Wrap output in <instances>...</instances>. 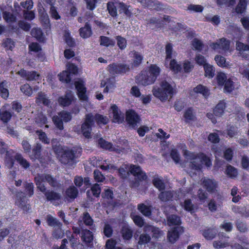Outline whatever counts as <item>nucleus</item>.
<instances>
[{
  "instance_id": "64",
  "label": "nucleus",
  "mask_w": 249,
  "mask_h": 249,
  "mask_svg": "<svg viewBox=\"0 0 249 249\" xmlns=\"http://www.w3.org/2000/svg\"><path fill=\"white\" fill-rule=\"evenodd\" d=\"M112 232L111 226L108 224H105L103 230L104 235L107 237H110L112 234Z\"/></svg>"
},
{
  "instance_id": "22",
  "label": "nucleus",
  "mask_w": 249,
  "mask_h": 249,
  "mask_svg": "<svg viewBox=\"0 0 249 249\" xmlns=\"http://www.w3.org/2000/svg\"><path fill=\"white\" fill-rule=\"evenodd\" d=\"M0 10L2 13V17L7 23H13L16 21V17L11 12L6 10V7H1Z\"/></svg>"
},
{
  "instance_id": "48",
  "label": "nucleus",
  "mask_w": 249,
  "mask_h": 249,
  "mask_svg": "<svg viewBox=\"0 0 249 249\" xmlns=\"http://www.w3.org/2000/svg\"><path fill=\"white\" fill-rule=\"evenodd\" d=\"M247 5V0H240L237 5L235 10L237 13L242 14L244 13L246 9Z\"/></svg>"
},
{
  "instance_id": "32",
  "label": "nucleus",
  "mask_w": 249,
  "mask_h": 249,
  "mask_svg": "<svg viewBox=\"0 0 249 249\" xmlns=\"http://www.w3.org/2000/svg\"><path fill=\"white\" fill-rule=\"evenodd\" d=\"M217 231L215 228H209L202 231V235L207 240L213 239L216 235Z\"/></svg>"
},
{
  "instance_id": "35",
  "label": "nucleus",
  "mask_w": 249,
  "mask_h": 249,
  "mask_svg": "<svg viewBox=\"0 0 249 249\" xmlns=\"http://www.w3.org/2000/svg\"><path fill=\"white\" fill-rule=\"evenodd\" d=\"M15 160L24 169H27L30 166V164L23 156L20 154H17L15 156Z\"/></svg>"
},
{
  "instance_id": "17",
  "label": "nucleus",
  "mask_w": 249,
  "mask_h": 249,
  "mask_svg": "<svg viewBox=\"0 0 249 249\" xmlns=\"http://www.w3.org/2000/svg\"><path fill=\"white\" fill-rule=\"evenodd\" d=\"M182 231V229L178 227L169 231L167 235L168 241L172 244L174 243L178 238L179 232Z\"/></svg>"
},
{
  "instance_id": "16",
  "label": "nucleus",
  "mask_w": 249,
  "mask_h": 249,
  "mask_svg": "<svg viewBox=\"0 0 249 249\" xmlns=\"http://www.w3.org/2000/svg\"><path fill=\"white\" fill-rule=\"evenodd\" d=\"M143 231L146 233H153V236L156 238H159L163 234V231L159 228L148 224L144 226Z\"/></svg>"
},
{
  "instance_id": "31",
  "label": "nucleus",
  "mask_w": 249,
  "mask_h": 249,
  "mask_svg": "<svg viewBox=\"0 0 249 249\" xmlns=\"http://www.w3.org/2000/svg\"><path fill=\"white\" fill-rule=\"evenodd\" d=\"M102 197L107 200V201L110 203L111 205L114 206L115 205V201L114 199L113 193L112 190L107 189L105 190L104 192L102 194Z\"/></svg>"
},
{
  "instance_id": "47",
  "label": "nucleus",
  "mask_w": 249,
  "mask_h": 249,
  "mask_svg": "<svg viewBox=\"0 0 249 249\" xmlns=\"http://www.w3.org/2000/svg\"><path fill=\"white\" fill-rule=\"evenodd\" d=\"M94 122L95 121L98 124H107L108 121V118L99 114H96L95 116L93 115Z\"/></svg>"
},
{
  "instance_id": "3",
  "label": "nucleus",
  "mask_w": 249,
  "mask_h": 249,
  "mask_svg": "<svg viewBox=\"0 0 249 249\" xmlns=\"http://www.w3.org/2000/svg\"><path fill=\"white\" fill-rule=\"evenodd\" d=\"M184 155L188 160H191L189 166L193 170H200L203 164H205L208 167L212 165V162L210 159L204 154L197 155L185 150L184 152Z\"/></svg>"
},
{
  "instance_id": "4",
  "label": "nucleus",
  "mask_w": 249,
  "mask_h": 249,
  "mask_svg": "<svg viewBox=\"0 0 249 249\" xmlns=\"http://www.w3.org/2000/svg\"><path fill=\"white\" fill-rule=\"evenodd\" d=\"M34 180L37 188H38L39 185H45L43 183L44 182H47L55 190H60L63 187L62 182L58 176L53 177L47 174H37Z\"/></svg>"
},
{
  "instance_id": "61",
  "label": "nucleus",
  "mask_w": 249,
  "mask_h": 249,
  "mask_svg": "<svg viewBox=\"0 0 249 249\" xmlns=\"http://www.w3.org/2000/svg\"><path fill=\"white\" fill-rule=\"evenodd\" d=\"M35 119L36 123L38 124L39 126L45 124L47 122L46 117L42 114H38Z\"/></svg>"
},
{
  "instance_id": "41",
  "label": "nucleus",
  "mask_w": 249,
  "mask_h": 249,
  "mask_svg": "<svg viewBox=\"0 0 249 249\" xmlns=\"http://www.w3.org/2000/svg\"><path fill=\"white\" fill-rule=\"evenodd\" d=\"M47 222L48 225L51 227H57L59 228L61 227L62 225L60 222L51 215H47Z\"/></svg>"
},
{
  "instance_id": "2",
  "label": "nucleus",
  "mask_w": 249,
  "mask_h": 249,
  "mask_svg": "<svg viewBox=\"0 0 249 249\" xmlns=\"http://www.w3.org/2000/svg\"><path fill=\"white\" fill-rule=\"evenodd\" d=\"M160 72V69L156 65H152L148 71H142L136 76V81L144 86L151 85L156 81Z\"/></svg>"
},
{
  "instance_id": "1",
  "label": "nucleus",
  "mask_w": 249,
  "mask_h": 249,
  "mask_svg": "<svg viewBox=\"0 0 249 249\" xmlns=\"http://www.w3.org/2000/svg\"><path fill=\"white\" fill-rule=\"evenodd\" d=\"M171 83V80L169 77L162 79L160 83V88H153V95L162 102L168 100V97L171 98L176 91Z\"/></svg>"
},
{
  "instance_id": "12",
  "label": "nucleus",
  "mask_w": 249,
  "mask_h": 249,
  "mask_svg": "<svg viewBox=\"0 0 249 249\" xmlns=\"http://www.w3.org/2000/svg\"><path fill=\"white\" fill-rule=\"evenodd\" d=\"M16 204L24 211L28 212L30 209V205L27 203L25 194L22 192H18L16 194Z\"/></svg>"
},
{
  "instance_id": "37",
  "label": "nucleus",
  "mask_w": 249,
  "mask_h": 249,
  "mask_svg": "<svg viewBox=\"0 0 249 249\" xmlns=\"http://www.w3.org/2000/svg\"><path fill=\"white\" fill-rule=\"evenodd\" d=\"M118 7L120 13H124L127 17H130L132 15L131 9H129V6H127L123 2H119Z\"/></svg>"
},
{
  "instance_id": "18",
  "label": "nucleus",
  "mask_w": 249,
  "mask_h": 249,
  "mask_svg": "<svg viewBox=\"0 0 249 249\" xmlns=\"http://www.w3.org/2000/svg\"><path fill=\"white\" fill-rule=\"evenodd\" d=\"M75 88L77 91L79 98L83 101L87 99L86 95V89L82 81H76L75 82Z\"/></svg>"
},
{
  "instance_id": "24",
  "label": "nucleus",
  "mask_w": 249,
  "mask_h": 249,
  "mask_svg": "<svg viewBox=\"0 0 249 249\" xmlns=\"http://www.w3.org/2000/svg\"><path fill=\"white\" fill-rule=\"evenodd\" d=\"M73 94L71 91H68L66 92V95L63 97H60L58 99L59 104L62 106L66 107L69 106L72 99Z\"/></svg>"
},
{
  "instance_id": "29",
  "label": "nucleus",
  "mask_w": 249,
  "mask_h": 249,
  "mask_svg": "<svg viewBox=\"0 0 249 249\" xmlns=\"http://www.w3.org/2000/svg\"><path fill=\"white\" fill-rule=\"evenodd\" d=\"M152 183L160 192L165 190V185L161 177L155 176L152 180Z\"/></svg>"
},
{
  "instance_id": "10",
  "label": "nucleus",
  "mask_w": 249,
  "mask_h": 249,
  "mask_svg": "<svg viewBox=\"0 0 249 249\" xmlns=\"http://www.w3.org/2000/svg\"><path fill=\"white\" fill-rule=\"evenodd\" d=\"M40 192L43 193L46 198V200L51 202L58 201L61 199V195L54 191L47 190L45 185H39L37 188Z\"/></svg>"
},
{
  "instance_id": "23",
  "label": "nucleus",
  "mask_w": 249,
  "mask_h": 249,
  "mask_svg": "<svg viewBox=\"0 0 249 249\" xmlns=\"http://www.w3.org/2000/svg\"><path fill=\"white\" fill-rule=\"evenodd\" d=\"M203 186L209 192H213L216 188V182L209 178H204L202 179Z\"/></svg>"
},
{
  "instance_id": "15",
  "label": "nucleus",
  "mask_w": 249,
  "mask_h": 249,
  "mask_svg": "<svg viewBox=\"0 0 249 249\" xmlns=\"http://www.w3.org/2000/svg\"><path fill=\"white\" fill-rule=\"evenodd\" d=\"M17 73L28 81L37 80L39 77V74L36 71H27L22 69Z\"/></svg>"
},
{
  "instance_id": "51",
  "label": "nucleus",
  "mask_w": 249,
  "mask_h": 249,
  "mask_svg": "<svg viewBox=\"0 0 249 249\" xmlns=\"http://www.w3.org/2000/svg\"><path fill=\"white\" fill-rule=\"evenodd\" d=\"M116 39L117 41V44L119 48L122 50H124L126 48L127 44L125 38L121 36H116Z\"/></svg>"
},
{
  "instance_id": "52",
  "label": "nucleus",
  "mask_w": 249,
  "mask_h": 249,
  "mask_svg": "<svg viewBox=\"0 0 249 249\" xmlns=\"http://www.w3.org/2000/svg\"><path fill=\"white\" fill-rule=\"evenodd\" d=\"M20 90L25 95L30 96L33 93L32 89L28 84H25L20 87Z\"/></svg>"
},
{
  "instance_id": "53",
  "label": "nucleus",
  "mask_w": 249,
  "mask_h": 249,
  "mask_svg": "<svg viewBox=\"0 0 249 249\" xmlns=\"http://www.w3.org/2000/svg\"><path fill=\"white\" fill-rule=\"evenodd\" d=\"M151 240V237L149 235L146 233H142L140 235L138 244L139 245H144L148 243Z\"/></svg>"
},
{
  "instance_id": "21",
  "label": "nucleus",
  "mask_w": 249,
  "mask_h": 249,
  "mask_svg": "<svg viewBox=\"0 0 249 249\" xmlns=\"http://www.w3.org/2000/svg\"><path fill=\"white\" fill-rule=\"evenodd\" d=\"M81 238L83 242L88 244L92 242L93 239V234L89 230L84 229L83 227H81Z\"/></svg>"
},
{
  "instance_id": "9",
  "label": "nucleus",
  "mask_w": 249,
  "mask_h": 249,
  "mask_svg": "<svg viewBox=\"0 0 249 249\" xmlns=\"http://www.w3.org/2000/svg\"><path fill=\"white\" fill-rule=\"evenodd\" d=\"M71 119V113L63 111L58 113L57 115L54 116L53 118V121L57 128L59 130H63L64 128L63 122H68Z\"/></svg>"
},
{
  "instance_id": "45",
  "label": "nucleus",
  "mask_w": 249,
  "mask_h": 249,
  "mask_svg": "<svg viewBox=\"0 0 249 249\" xmlns=\"http://www.w3.org/2000/svg\"><path fill=\"white\" fill-rule=\"evenodd\" d=\"M12 117L11 113L6 110L0 109V120L3 123H7L8 122Z\"/></svg>"
},
{
  "instance_id": "6",
  "label": "nucleus",
  "mask_w": 249,
  "mask_h": 249,
  "mask_svg": "<svg viewBox=\"0 0 249 249\" xmlns=\"http://www.w3.org/2000/svg\"><path fill=\"white\" fill-rule=\"evenodd\" d=\"M192 190L191 188H189L185 191H184L183 189H180L179 191L163 190L160 191V193L159 194L158 198L163 202L177 200L184 196L185 193H189Z\"/></svg>"
},
{
  "instance_id": "5",
  "label": "nucleus",
  "mask_w": 249,
  "mask_h": 249,
  "mask_svg": "<svg viewBox=\"0 0 249 249\" xmlns=\"http://www.w3.org/2000/svg\"><path fill=\"white\" fill-rule=\"evenodd\" d=\"M81 148L73 147L65 149L58 159L62 164L72 166L75 162V159L81 155Z\"/></svg>"
},
{
  "instance_id": "19",
  "label": "nucleus",
  "mask_w": 249,
  "mask_h": 249,
  "mask_svg": "<svg viewBox=\"0 0 249 249\" xmlns=\"http://www.w3.org/2000/svg\"><path fill=\"white\" fill-rule=\"evenodd\" d=\"M101 189L100 185L96 183L92 186L91 189L87 192V196L91 200L93 196L98 197L101 194Z\"/></svg>"
},
{
  "instance_id": "34",
  "label": "nucleus",
  "mask_w": 249,
  "mask_h": 249,
  "mask_svg": "<svg viewBox=\"0 0 249 249\" xmlns=\"http://www.w3.org/2000/svg\"><path fill=\"white\" fill-rule=\"evenodd\" d=\"M147 8L151 10L160 11L164 9L163 5L157 0H148Z\"/></svg>"
},
{
  "instance_id": "43",
  "label": "nucleus",
  "mask_w": 249,
  "mask_h": 249,
  "mask_svg": "<svg viewBox=\"0 0 249 249\" xmlns=\"http://www.w3.org/2000/svg\"><path fill=\"white\" fill-rule=\"evenodd\" d=\"M194 90L195 92L202 94L205 97H207L210 93L208 89L202 85L197 86L194 89Z\"/></svg>"
},
{
  "instance_id": "44",
  "label": "nucleus",
  "mask_w": 249,
  "mask_h": 249,
  "mask_svg": "<svg viewBox=\"0 0 249 249\" xmlns=\"http://www.w3.org/2000/svg\"><path fill=\"white\" fill-rule=\"evenodd\" d=\"M131 55L133 58V65L135 66H138L142 62L143 56L139 53L133 51L131 52Z\"/></svg>"
},
{
  "instance_id": "54",
  "label": "nucleus",
  "mask_w": 249,
  "mask_h": 249,
  "mask_svg": "<svg viewBox=\"0 0 249 249\" xmlns=\"http://www.w3.org/2000/svg\"><path fill=\"white\" fill-rule=\"evenodd\" d=\"M64 233L62 231L61 227L55 228L52 232V236L55 239L62 238Z\"/></svg>"
},
{
  "instance_id": "40",
  "label": "nucleus",
  "mask_w": 249,
  "mask_h": 249,
  "mask_svg": "<svg viewBox=\"0 0 249 249\" xmlns=\"http://www.w3.org/2000/svg\"><path fill=\"white\" fill-rule=\"evenodd\" d=\"M78 193L77 189L74 186H70L66 191L67 196L72 199H74L77 197Z\"/></svg>"
},
{
  "instance_id": "60",
  "label": "nucleus",
  "mask_w": 249,
  "mask_h": 249,
  "mask_svg": "<svg viewBox=\"0 0 249 249\" xmlns=\"http://www.w3.org/2000/svg\"><path fill=\"white\" fill-rule=\"evenodd\" d=\"M122 233L124 239L128 240L132 237V231L128 228L124 227L122 230Z\"/></svg>"
},
{
  "instance_id": "55",
  "label": "nucleus",
  "mask_w": 249,
  "mask_h": 249,
  "mask_svg": "<svg viewBox=\"0 0 249 249\" xmlns=\"http://www.w3.org/2000/svg\"><path fill=\"white\" fill-rule=\"evenodd\" d=\"M24 188L25 189L27 194L31 196L33 195L34 193V186L33 183L25 182L24 184Z\"/></svg>"
},
{
  "instance_id": "26",
  "label": "nucleus",
  "mask_w": 249,
  "mask_h": 249,
  "mask_svg": "<svg viewBox=\"0 0 249 249\" xmlns=\"http://www.w3.org/2000/svg\"><path fill=\"white\" fill-rule=\"evenodd\" d=\"M36 103L37 104H42L44 106H49L51 101L48 99L46 94L42 92H38L36 98Z\"/></svg>"
},
{
  "instance_id": "30",
  "label": "nucleus",
  "mask_w": 249,
  "mask_h": 249,
  "mask_svg": "<svg viewBox=\"0 0 249 249\" xmlns=\"http://www.w3.org/2000/svg\"><path fill=\"white\" fill-rule=\"evenodd\" d=\"M5 164L9 169L13 167L14 164L13 152L12 151H7L5 152Z\"/></svg>"
},
{
  "instance_id": "8",
  "label": "nucleus",
  "mask_w": 249,
  "mask_h": 249,
  "mask_svg": "<svg viewBox=\"0 0 249 249\" xmlns=\"http://www.w3.org/2000/svg\"><path fill=\"white\" fill-rule=\"evenodd\" d=\"M94 124L93 115L92 113L86 114L81 127V132L85 138L89 139L91 137V127Z\"/></svg>"
},
{
  "instance_id": "57",
  "label": "nucleus",
  "mask_w": 249,
  "mask_h": 249,
  "mask_svg": "<svg viewBox=\"0 0 249 249\" xmlns=\"http://www.w3.org/2000/svg\"><path fill=\"white\" fill-rule=\"evenodd\" d=\"M236 228L238 231L242 232H245L247 231L248 228L246 223L241 220H236L235 222Z\"/></svg>"
},
{
  "instance_id": "38",
  "label": "nucleus",
  "mask_w": 249,
  "mask_h": 249,
  "mask_svg": "<svg viewBox=\"0 0 249 249\" xmlns=\"http://www.w3.org/2000/svg\"><path fill=\"white\" fill-rule=\"evenodd\" d=\"M225 108V104L223 102L219 103L213 109V114L217 117H220L223 114Z\"/></svg>"
},
{
  "instance_id": "63",
  "label": "nucleus",
  "mask_w": 249,
  "mask_h": 249,
  "mask_svg": "<svg viewBox=\"0 0 249 249\" xmlns=\"http://www.w3.org/2000/svg\"><path fill=\"white\" fill-rule=\"evenodd\" d=\"M219 44H220L221 50L222 51H225L229 49L230 42L229 40L222 38L219 39Z\"/></svg>"
},
{
  "instance_id": "14",
  "label": "nucleus",
  "mask_w": 249,
  "mask_h": 249,
  "mask_svg": "<svg viewBox=\"0 0 249 249\" xmlns=\"http://www.w3.org/2000/svg\"><path fill=\"white\" fill-rule=\"evenodd\" d=\"M79 225L81 228L82 227L81 224L83 225L84 223L86 226L88 227L92 231H94L96 230L95 226L93 224V221L89 213L87 212L83 213V216L82 217L81 220H79Z\"/></svg>"
},
{
  "instance_id": "7",
  "label": "nucleus",
  "mask_w": 249,
  "mask_h": 249,
  "mask_svg": "<svg viewBox=\"0 0 249 249\" xmlns=\"http://www.w3.org/2000/svg\"><path fill=\"white\" fill-rule=\"evenodd\" d=\"M129 171L139 180H144L147 178L146 174L142 170L139 166L131 165L129 170H125L124 168H120L119 169V173L122 178H126Z\"/></svg>"
},
{
  "instance_id": "20",
  "label": "nucleus",
  "mask_w": 249,
  "mask_h": 249,
  "mask_svg": "<svg viewBox=\"0 0 249 249\" xmlns=\"http://www.w3.org/2000/svg\"><path fill=\"white\" fill-rule=\"evenodd\" d=\"M113 113V122L114 123H121L124 121V116L118 109V107L114 105L111 107Z\"/></svg>"
},
{
  "instance_id": "58",
  "label": "nucleus",
  "mask_w": 249,
  "mask_h": 249,
  "mask_svg": "<svg viewBox=\"0 0 249 249\" xmlns=\"http://www.w3.org/2000/svg\"><path fill=\"white\" fill-rule=\"evenodd\" d=\"M224 84V89L228 92H231L234 88L233 82L231 79H228Z\"/></svg>"
},
{
  "instance_id": "56",
  "label": "nucleus",
  "mask_w": 249,
  "mask_h": 249,
  "mask_svg": "<svg viewBox=\"0 0 249 249\" xmlns=\"http://www.w3.org/2000/svg\"><path fill=\"white\" fill-rule=\"evenodd\" d=\"M36 134L38 135L39 139L43 142L48 144L50 142L49 139L47 138L46 134L42 130H37Z\"/></svg>"
},
{
  "instance_id": "33",
  "label": "nucleus",
  "mask_w": 249,
  "mask_h": 249,
  "mask_svg": "<svg viewBox=\"0 0 249 249\" xmlns=\"http://www.w3.org/2000/svg\"><path fill=\"white\" fill-rule=\"evenodd\" d=\"M119 2H108L107 3V9L109 14L112 17H116L117 16V9H118V4Z\"/></svg>"
},
{
  "instance_id": "39",
  "label": "nucleus",
  "mask_w": 249,
  "mask_h": 249,
  "mask_svg": "<svg viewBox=\"0 0 249 249\" xmlns=\"http://www.w3.org/2000/svg\"><path fill=\"white\" fill-rule=\"evenodd\" d=\"M167 223L169 226L179 225L181 223L180 218L176 214H171L167 217Z\"/></svg>"
},
{
  "instance_id": "62",
  "label": "nucleus",
  "mask_w": 249,
  "mask_h": 249,
  "mask_svg": "<svg viewBox=\"0 0 249 249\" xmlns=\"http://www.w3.org/2000/svg\"><path fill=\"white\" fill-rule=\"evenodd\" d=\"M238 133V128L233 126H229L227 130V135L231 138L237 135Z\"/></svg>"
},
{
  "instance_id": "11",
  "label": "nucleus",
  "mask_w": 249,
  "mask_h": 249,
  "mask_svg": "<svg viewBox=\"0 0 249 249\" xmlns=\"http://www.w3.org/2000/svg\"><path fill=\"white\" fill-rule=\"evenodd\" d=\"M107 70L110 74L114 75L125 73L128 71L130 69L127 65L113 63L108 66Z\"/></svg>"
},
{
  "instance_id": "27",
  "label": "nucleus",
  "mask_w": 249,
  "mask_h": 249,
  "mask_svg": "<svg viewBox=\"0 0 249 249\" xmlns=\"http://www.w3.org/2000/svg\"><path fill=\"white\" fill-rule=\"evenodd\" d=\"M97 143L98 146L103 149L109 151H115L116 150L111 142L106 141L102 138L98 140Z\"/></svg>"
},
{
  "instance_id": "49",
  "label": "nucleus",
  "mask_w": 249,
  "mask_h": 249,
  "mask_svg": "<svg viewBox=\"0 0 249 249\" xmlns=\"http://www.w3.org/2000/svg\"><path fill=\"white\" fill-rule=\"evenodd\" d=\"M58 76L60 81L66 83L70 82L71 80V74L68 71H63L58 75Z\"/></svg>"
},
{
  "instance_id": "25",
  "label": "nucleus",
  "mask_w": 249,
  "mask_h": 249,
  "mask_svg": "<svg viewBox=\"0 0 249 249\" xmlns=\"http://www.w3.org/2000/svg\"><path fill=\"white\" fill-rule=\"evenodd\" d=\"M79 33L80 36L84 38H87L91 36L92 35L91 27L88 22H86L84 27L79 29Z\"/></svg>"
},
{
  "instance_id": "50",
  "label": "nucleus",
  "mask_w": 249,
  "mask_h": 249,
  "mask_svg": "<svg viewBox=\"0 0 249 249\" xmlns=\"http://www.w3.org/2000/svg\"><path fill=\"white\" fill-rule=\"evenodd\" d=\"M205 75L210 78L213 77L214 75V68L211 65L206 64L204 66Z\"/></svg>"
},
{
  "instance_id": "59",
  "label": "nucleus",
  "mask_w": 249,
  "mask_h": 249,
  "mask_svg": "<svg viewBox=\"0 0 249 249\" xmlns=\"http://www.w3.org/2000/svg\"><path fill=\"white\" fill-rule=\"evenodd\" d=\"M226 172L227 175L231 178H235L238 174L237 170L230 165L227 166Z\"/></svg>"
},
{
  "instance_id": "28",
  "label": "nucleus",
  "mask_w": 249,
  "mask_h": 249,
  "mask_svg": "<svg viewBox=\"0 0 249 249\" xmlns=\"http://www.w3.org/2000/svg\"><path fill=\"white\" fill-rule=\"evenodd\" d=\"M232 211L234 213L239 214L245 218L249 217V208L245 206L234 207L232 208Z\"/></svg>"
},
{
  "instance_id": "36",
  "label": "nucleus",
  "mask_w": 249,
  "mask_h": 249,
  "mask_svg": "<svg viewBox=\"0 0 249 249\" xmlns=\"http://www.w3.org/2000/svg\"><path fill=\"white\" fill-rule=\"evenodd\" d=\"M138 209L145 216L149 217L151 215L150 206H147L143 203L140 204L138 206Z\"/></svg>"
},
{
  "instance_id": "42",
  "label": "nucleus",
  "mask_w": 249,
  "mask_h": 249,
  "mask_svg": "<svg viewBox=\"0 0 249 249\" xmlns=\"http://www.w3.org/2000/svg\"><path fill=\"white\" fill-rule=\"evenodd\" d=\"M100 43L101 45L106 47L114 46L115 41L108 37L101 36L100 37Z\"/></svg>"
},
{
  "instance_id": "13",
  "label": "nucleus",
  "mask_w": 249,
  "mask_h": 249,
  "mask_svg": "<svg viewBox=\"0 0 249 249\" xmlns=\"http://www.w3.org/2000/svg\"><path fill=\"white\" fill-rule=\"evenodd\" d=\"M126 121L129 126L134 128L140 123V118L134 111L129 110L126 112Z\"/></svg>"
},
{
  "instance_id": "46",
  "label": "nucleus",
  "mask_w": 249,
  "mask_h": 249,
  "mask_svg": "<svg viewBox=\"0 0 249 249\" xmlns=\"http://www.w3.org/2000/svg\"><path fill=\"white\" fill-rule=\"evenodd\" d=\"M184 117L186 123H190L191 121L195 120L196 117L191 108L187 109L184 114Z\"/></svg>"
}]
</instances>
